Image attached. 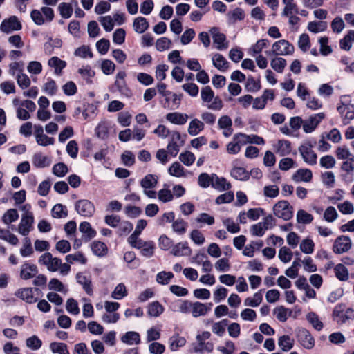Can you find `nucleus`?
Returning a JSON list of instances; mask_svg holds the SVG:
<instances>
[{"label":"nucleus","mask_w":354,"mask_h":354,"mask_svg":"<svg viewBox=\"0 0 354 354\" xmlns=\"http://www.w3.org/2000/svg\"><path fill=\"white\" fill-rule=\"evenodd\" d=\"M209 32L212 36L213 41L216 45L218 50H223L227 48V45L225 44L226 37L224 34L219 32L218 28H212L209 30Z\"/></svg>","instance_id":"obj_15"},{"label":"nucleus","mask_w":354,"mask_h":354,"mask_svg":"<svg viewBox=\"0 0 354 354\" xmlns=\"http://www.w3.org/2000/svg\"><path fill=\"white\" fill-rule=\"evenodd\" d=\"M33 223V216H21V221L18 225L19 233L23 236H27L32 229Z\"/></svg>","instance_id":"obj_14"},{"label":"nucleus","mask_w":354,"mask_h":354,"mask_svg":"<svg viewBox=\"0 0 354 354\" xmlns=\"http://www.w3.org/2000/svg\"><path fill=\"white\" fill-rule=\"evenodd\" d=\"M65 260L68 263H73L74 261H78L82 264H85L87 261L86 258L80 252H77L75 254H68L67 256H66Z\"/></svg>","instance_id":"obj_59"},{"label":"nucleus","mask_w":354,"mask_h":354,"mask_svg":"<svg viewBox=\"0 0 354 354\" xmlns=\"http://www.w3.org/2000/svg\"><path fill=\"white\" fill-rule=\"evenodd\" d=\"M273 149L279 156H285L291 152V142L287 140H279L273 145Z\"/></svg>","instance_id":"obj_17"},{"label":"nucleus","mask_w":354,"mask_h":354,"mask_svg":"<svg viewBox=\"0 0 354 354\" xmlns=\"http://www.w3.org/2000/svg\"><path fill=\"white\" fill-rule=\"evenodd\" d=\"M212 187L219 191H225L230 189L231 185L224 178H220L216 174H213Z\"/></svg>","instance_id":"obj_29"},{"label":"nucleus","mask_w":354,"mask_h":354,"mask_svg":"<svg viewBox=\"0 0 354 354\" xmlns=\"http://www.w3.org/2000/svg\"><path fill=\"white\" fill-rule=\"evenodd\" d=\"M295 48L288 41L281 39L272 44L271 51H266L267 55H292Z\"/></svg>","instance_id":"obj_3"},{"label":"nucleus","mask_w":354,"mask_h":354,"mask_svg":"<svg viewBox=\"0 0 354 354\" xmlns=\"http://www.w3.org/2000/svg\"><path fill=\"white\" fill-rule=\"evenodd\" d=\"M171 254L176 257H187L191 255L192 249L186 242H180L174 245Z\"/></svg>","instance_id":"obj_18"},{"label":"nucleus","mask_w":354,"mask_h":354,"mask_svg":"<svg viewBox=\"0 0 354 354\" xmlns=\"http://www.w3.org/2000/svg\"><path fill=\"white\" fill-rule=\"evenodd\" d=\"M61 16L64 19H68L73 14V8L70 3H61L58 6Z\"/></svg>","instance_id":"obj_62"},{"label":"nucleus","mask_w":354,"mask_h":354,"mask_svg":"<svg viewBox=\"0 0 354 354\" xmlns=\"http://www.w3.org/2000/svg\"><path fill=\"white\" fill-rule=\"evenodd\" d=\"M215 268L218 272H226L230 269V261L227 258H221L215 263Z\"/></svg>","instance_id":"obj_64"},{"label":"nucleus","mask_w":354,"mask_h":354,"mask_svg":"<svg viewBox=\"0 0 354 354\" xmlns=\"http://www.w3.org/2000/svg\"><path fill=\"white\" fill-rule=\"evenodd\" d=\"M354 41V30H349L346 35L344 36L339 41L340 48L345 50H349Z\"/></svg>","instance_id":"obj_42"},{"label":"nucleus","mask_w":354,"mask_h":354,"mask_svg":"<svg viewBox=\"0 0 354 354\" xmlns=\"http://www.w3.org/2000/svg\"><path fill=\"white\" fill-rule=\"evenodd\" d=\"M38 263L46 268L50 272H59L62 276H66L70 270L71 266L68 263H62V260L54 257L50 252H45L38 259Z\"/></svg>","instance_id":"obj_1"},{"label":"nucleus","mask_w":354,"mask_h":354,"mask_svg":"<svg viewBox=\"0 0 354 354\" xmlns=\"http://www.w3.org/2000/svg\"><path fill=\"white\" fill-rule=\"evenodd\" d=\"M287 62L284 58L276 57L271 60V67L277 73H281L285 67L286 66Z\"/></svg>","instance_id":"obj_48"},{"label":"nucleus","mask_w":354,"mask_h":354,"mask_svg":"<svg viewBox=\"0 0 354 354\" xmlns=\"http://www.w3.org/2000/svg\"><path fill=\"white\" fill-rule=\"evenodd\" d=\"M213 349L214 344L210 342H205V341H203L202 344H201V342H197L196 344L193 346V351L196 353H211Z\"/></svg>","instance_id":"obj_47"},{"label":"nucleus","mask_w":354,"mask_h":354,"mask_svg":"<svg viewBox=\"0 0 354 354\" xmlns=\"http://www.w3.org/2000/svg\"><path fill=\"white\" fill-rule=\"evenodd\" d=\"M76 279L77 283L82 286L85 292L88 295H91L93 294V289L91 288V279L82 273H77L76 275Z\"/></svg>","instance_id":"obj_34"},{"label":"nucleus","mask_w":354,"mask_h":354,"mask_svg":"<svg viewBox=\"0 0 354 354\" xmlns=\"http://www.w3.org/2000/svg\"><path fill=\"white\" fill-rule=\"evenodd\" d=\"M18 218L19 214L17 210L15 209H9L3 214L2 221L6 225H9L15 222Z\"/></svg>","instance_id":"obj_43"},{"label":"nucleus","mask_w":354,"mask_h":354,"mask_svg":"<svg viewBox=\"0 0 354 354\" xmlns=\"http://www.w3.org/2000/svg\"><path fill=\"white\" fill-rule=\"evenodd\" d=\"M219 129L223 130V135L225 138H228L233 133L232 120L227 115L221 116L218 120Z\"/></svg>","instance_id":"obj_16"},{"label":"nucleus","mask_w":354,"mask_h":354,"mask_svg":"<svg viewBox=\"0 0 354 354\" xmlns=\"http://www.w3.org/2000/svg\"><path fill=\"white\" fill-rule=\"evenodd\" d=\"M91 250L98 257H104L107 254L108 248L106 245L101 241H93L91 245Z\"/></svg>","instance_id":"obj_35"},{"label":"nucleus","mask_w":354,"mask_h":354,"mask_svg":"<svg viewBox=\"0 0 354 354\" xmlns=\"http://www.w3.org/2000/svg\"><path fill=\"white\" fill-rule=\"evenodd\" d=\"M268 40L266 39L258 40L248 49V54L252 57H254L256 55L259 54L263 48H266L268 45Z\"/></svg>","instance_id":"obj_31"},{"label":"nucleus","mask_w":354,"mask_h":354,"mask_svg":"<svg viewBox=\"0 0 354 354\" xmlns=\"http://www.w3.org/2000/svg\"><path fill=\"white\" fill-rule=\"evenodd\" d=\"M212 64L215 68L221 71H225L229 68V63L221 54L216 53L212 57Z\"/></svg>","instance_id":"obj_24"},{"label":"nucleus","mask_w":354,"mask_h":354,"mask_svg":"<svg viewBox=\"0 0 354 354\" xmlns=\"http://www.w3.org/2000/svg\"><path fill=\"white\" fill-rule=\"evenodd\" d=\"M263 300L262 290L254 293L252 297H247L244 300V305L246 306L257 307Z\"/></svg>","instance_id":"obj_38"},{"label":"nucleus","mask_w":354,"mask_h":354,"mask_svg":"<svg viewBox=\"0 0 354 354\" xmlns=\"http://www.w3.org/2000/svg\"><path fill=\"white\" fill-rule=\"evenodd\" d=\"M97 136L102 140H105L109 137V127L105 122H101L98 124L95 129Z\"/></svg>","instance_id":"obj_57"},{"label":"nucleus","mask_w":354,"mask_h":354,"mask_svg":"<svg viewBox=\"0 0 354 354\" xmlns=\"http://www.w3.org/2000/svg\"><path fill=\"white\" fill-rule=\"evenodd\" d=\"M231 176L238 180H247L250 174L243 167H234L231 171Z\"/></svg>","instance_id":"obj_40"},{"label":"nucleus","mask_w":354,"mask_h":354,"mask_svg":"<svg viewBox=\"0 0 354 354\" xmlns=\"http://www.w3.org/2000/svg\"><path fill=\"white\" fill-rule=\"evenodd\" d=\"M32 162L36 167L44 168L50 165V160L47 156L41 153H36L33 156Z\"/></svg>","instance_id":"obj_39"},{"label":"nucleus","mask_w":354,"mask_h":354,"mask_svg":"<svg viewBox=\"0 0 354 354\" xmlns=\"http://www.w3.org/2000/svg\"><path fill=\"white\" fill-rule=\"evenodd\" d=\"M38 272L37 267L34 264L24 263L21 266L20 276L27 280L34 277Z\"/></svg>","instance_id":"obj_21"},{"label":"nucleus","mask_w":354,"mask_h":354,"mask_svg":"<svg viewBox=\"0 0 354 354\" xmlns=\"http://www.w3.org/2000/svg\"><path fill=\"white\" fill-rule=\"evenodd\" d=\"M168 171L170 175L176 177H181L184 176V168L178 162H174L169 168Z\"/></svg>","instance_id":"obj_63"},{"label":"nucleus","mask_w":354,"mask_h":354,"mask_svg":"<svg viewBox=\"0 0 354 354\" xmlns=\"http://www.w3.org/2000/svg\"><path fill=\"white\" fill-rule=\"evenodd\" d=\"M352 246V241L347 236H339L334 241L333 250L335 254H342L348 252Z\"/></svg>","instance_id":"obj_8"},{"label":"nucleus","mask_w":354,"mask_h":354,"mask_svg":"<svg viewBox=\"0 0 354 354\" xmlns=\"http://www.w3.org/2000/svg\"><path fill=\"white\" fill-rule=\"evenodd\" d=\"M313 174L308 169H299L292 176L295 182H310L312 180Z\"/></svg>","instance_id":"obj_22"},{"label":"nucleus","mask_w":354,"mask_h":354,"mask_svg":"<svg viewBox=\"0 0 354 354\" xmlns=\"http://www.w3.org/2000/svg\"><path fill=\"white\" fill-rule=\"evenodd\" d=\"M127 295V290L124 283H121L116 286L111 293V297L115 299H122Z\"/></svg>","instance_id":"obj_49"},{"label":"nucleus","mask_w":354,"mask_h":354,"mask_svg":"<svg viewBox=\"0 0 354 354\" xmlns=\"http://www.w3.org/2000/svg\"><path fill=\"white\" fill-rule=\"evenodd\" d=\"M75 208L80 215L84 217L91 216L95 211L93 203L86 199L77 201L75 203Z\"/></svg>","instance_id":"obj_7"},{"label":"nucleus","mask_w":354,"mask_h":354,"mask_svg":"<svg viewBox=\"0 0 354 354\" xmlns=\"http://www.w3.org/2000/svg\"><path fill=\"white\" fill-rule=\"evenodd\" d=\"M333 315L338 318V322L345 323L348 319H354V310L351 308H346L343 304H339L335 307Z\"/></svg>","instance_id":"obj_6"},{"label":"nucleus","mask_w":354,"mask_h":354,"mask_svg":"<svg viewBox=\"0 0 354 354\" xmlns=\"http://www.w3.org/2000/svg\"><path fill=\"white\" fill-rule=\"evenodd\" d=\"M174 277L171 272L162 271L157 274L156 281L161 285H167Z\"/></svg>","instance_id":"obj_58"},{"label":"nucleus","mask_w":354,"mask_h":354,"mask_svg":"<svg viewBox=\"0 0 354 354\" xmlns=\"http://www.w3.org/2000/svg\"><path fill=\"white\" fill-rule=\"evenodd\" d=\"M204 123L197 118H194L190 121L187 131L189 135L194 136L198 135L204 129Z\"/></svg>","instance_id":"obj_30"},{"label":"nucleus","mask_w":354,"mask_h":354,"mask_svg":"<svg viewBox=\"0 0 354 354\" xmlns=\"http://www.w3.org/2000/svg\"><path fill=\"white\" fill-rule=\"evenodd\" d=\"M26 346L32 350L36 351L41 348V340L36 335H32L26 341Z\"/></svg>","instance_id":"obj_60"},{"label":"nucleus","mask_w":354,"mask_h":354,"mask_svg":"<svg viewBox=\"0 0 354 354\" xmlns=\"http://www.w3.org/2000/svg\"><path fill=\"white\" fill-rule=\"evenodd\" d=\"M191 301L188 300H178L172 304V310L181 313L190 312Z\"/></svg>","instance_id":"obj_33"},{"label":"nucleus","mask_w":354,"mask_h":354,"mask_svg":"<svg viewBox=\"0 0 354 354\" xmlns=\"http://www.w3.org/2000/svg\"><path fill=\"white\" fill-rule=\"evenodd\" d=\"M154 243L152 241H148L140 249V254L147 258H150L154 254Z\"/></svg>","instance_id":"obj_54"},{"label":"nucleus","mask_w":354,"mask_h":354,"mask_svg":"<svg viewBox=\"0 0 354 354\" xmlns=\"http://www.w3.org/2000/svg\"><path fill=\"white\" fill-rule=\"evenodd\" d=\"M165 118L167 121L177 125L185 124L189 118L186 113L179 112L169 113L166 115Z\"/></svg>","instance_id":"obj_20"},{"label":"nucleus","mask_w":354,"mask_h":354,"mask_svg":"<svg viewBox=\"0 0 354 354\" xmlns=\"http://www.w3.org/2000/svg\"><path fill=\"white\" fill-rule=\"evenodd\" d=\"M121 341L128 345H137L140 342V335L137 332H127L122 337Z\"/></svg>","instance_id":"obj_28"},{"label":"nucleus","mask_w":354,"mask_h":354,"mask_svg":"<svg viewBox=\"0 0 354 354\" xmlns=\"http://www.w3.org/2000/svg\"><path fill=\"white\" fill-rule=\"evenodd\" d=\"M50 348L54 353L58 354H70L67 348V345L62 342H52L50 344Z\"/></svg>","instance_id":"obj_53"},{"label":"nucleus","mask_w":354,"mask_h":354,"mask_svg":"<svg viewBox=\"0 0 354 354\" xmlns=\"http://www.w3.org/2000/svg\"><path fill=\"white\" fill-rule=\"evenodd\" d=\"M39 292L38 288H24L18 290L15 295L28 304H34L37 301V297L35 296V292Z\"/></svg>","instance_id":"obj_13"},{"label":"nucleus","mask_w":354,"mask_h":354,"mask_svg":"<svg viewBox=\"0 0 354 354\" xmlns=\"http://www.w3.org/2000/svg\"><path fill=\"white\" fill-rule=\"evenodd\" d=\"M149 26V22L145 17H138L133 20V30L138 34L145 32L148 29Z\"/></svg>","instance_id":"obj_25"},{"label":"nucleus","mask_w":354,"mask_h":354,"mask_svg":"<svg viewBox=\"0 0 354 354\" xmlns=\"http://www.w3.org/2000/svg\"><path fill=\"white\" fill-rule=\"evenodd\" d=\"M49 66L54 68L55 73L57 75L62 74V70L66 67V62L57 57H53L48 60Z\"/></svg>","instance_id":"obj_32"},{"label":"nucleus","mask_w":354,"mask_h":354,"mask_svg":"<svg viewBox=\"0 0 354 354\" xmlns=\"http://www.w3.org/2000/svg\"><path fill=\"white\" fill-rule=\"evenodd\" d=\"M291 313L290 310L283 306H278L274 310V314L277 319L281 322H286Z\"/></svg>","instance_id":"obj_45"},{"label":"nucleus","mask_w":354,"mask_h":354,"mask_svg":"<svg viewBox=\"0 0 354 354\" xmlns=\"http://www.w3.org/2000/svg\"><path fill=\"white\" fill-rule=\"evenodd\" d=\"M187 223L183 219L178 218L173 222L172 229L175 232L179 234H183L187 231Z\"/></svg>","instance_id":"obj_51"},{"label":"nucleus","mask_w":354,"mask_h":354,"mask_svg":"<svg viewBox=\"0 0 354 354\" xmlns=\"http://www.w3.org/2000/svg\"><path fill=\"white\" fill-rule=\"evenodd\" d=\"M312 148L313 145L310 142H307L299 147V151L304 161L309 165H315L317 163V156Z\"/></svg>","instance_id":"obj_5"},{"label":"nucleus","mask_w":354,"mask_h":354,"mask_svg":"<svg viewBox=\"0 0 354 354\" xmlns=\"http://www.w3.org/2000/svg\"><path fill=\"white\" fill-rule=\"evenodd\" d=\"M315 244L312 239H305L300 243V250L302 252L309 254L314 251Z\"/></svg>","instance_id":"obj_61"},{"label":"nucleus","mask_w":354,"mask_h":354,"mask_svg":"<svg viewBox=\"0 0 354 354\" xmlns=\"http://www.w3.org/2000/svg\"><path fill=\"white\" fill-rule=\"evenodd\" d=\"M337 110L341 113L345 112V115L342 116L344 125H347L354 118V107L353 106H338Z\"/></svg>","instance_id":"obj_23"},{"label":"nucleus","mask_w":354,"mask_h":354,"mask_svg":"<svg viewBox=\"0 0 354 354\" xmlns=\"http://www.w3.org/2000/svg\"><path fill=\"white\" fill-rule=\"evenodd\" d=\"M228 324L227 319H222L219 322L213 324L212 330V332L219 337L223 336L225 333V328Z\"/></svg>","instance_id":"obj_44"},{"label":"nucleus","mask_w":354,"mask_h":354,"mask_svg":"<svg viewBox=\"0 0 354 354\" xmlns=\"http://www.w3.org/2000/svg\"><path fill=\"white\" fill-rule=\"evenodd\" d=\"M335 277L342 281H347L349 278L348 269L342 263H339L334 267Z\"/></svg>","instance_id":"obj_37"},{"label":"nucleus","mask_w":354,"mask_h":354,"mask_svg":"<svg viewBox=\"0 0 354 354\" xmlns=\"http://www.w3.org/2000/svg\"><path fill=\"white\" fill-rule=\"evenodd\" d=\"M51 212L52 216L56 218H66L68 216V210L66 207L60 203L54 205Z\"/></svg>","instance_id":"obj_41"},{"label":"nucleus","mask_w":354,"mask_h":354,"mask_svg":"<svg viewBox=\"0 0 354 354\" xmlns=\"http://www.w3.org/2000/svg\"><path fill=\"white\" fill-rule=\"evenodd\" d=\"M164 312V307L158 301H153L148 305L147 313L151 317H157Z\"/></svg>","instance_id":"obj_36"},{"label":"nucleus","mask_w":354,"mask_h":354,"mask_svg":"<svg viewBox=\"0 0 354 354\" xmlns=\"http://www.w3.org/2000/svg\"><path fill=\"white\" fill-rule=\"evenodd\" d=\"M201 97L208 109L220 111L223 106L222 100L218 96H215L214 92L209 86L202 88Z\"/></svg>","instance_id":"obj_2"},{"label":"nucleus","mask_w":354,"mask_h":354,"mask_svg":"<svg viewBox=\"0 0 354 354\" xmlns=\"http://www.w3.org/2000/svg\"><path fill=\"white\" fill-rule=\"evenodd\" d=\"M297 337L299 344L306 349H312L315 346V339L310 332L304 328L297 330Z\"/></svg>","instance_id":"obj_9"},{"label":"nucleus","mask_w":354,"mask_h":354,"mask_svg":"<svg viewBox=\"0 0 354 354\" xmlns=\"http://www.w3.org/2000/svg\"><path fill=\"white\" fill-rule=\"evenodd\" d=\"M324 117L325 114L324 113H319L310 116L308 119L304 121L303 120L304 131L306 133L313 132Z\"/></svg>","instance_id":"obj_11"},{"label":"nucleus","mask_w":354,"mask_h":354,"mask_svg":"<svg viewBox=\"0 0 354 354\" xmlns=\"http://www.w3.org/2000/svg\"><path fill=\"white\" fill-rule=\"evenodd\" d=\"M326 29V23L325 21H310L308 24V30L314 33L323 32Z\"/></svg>","instance_id":"obj_55"},{"label":"nucleus","mask_w":354,"mask_h":354,"mask_svg":"<svg viewBox=\"0 0 354 354\" xmlns=\"http://www.w3.org/2000/svg\"><path fill=\"white\" fill-rule=\"evenodd\" d=\"M185 344V338L178 334L174 335L169 339V346L171 351H177L179 348L184 346Z\"/></svg>","instance_id":"obj_27"},{"label":"nucleus","mask_w":354,"mask_h":354,"mask_svg":"<svg viewBox=\"0 0 354 354\" xmlns=\"http://www.w3.org/2000/svg\"><path fill=\"white\" fill-rule=\"evenodd\" d=\"M273 212L276 216L285 221L290 219L293 216L292 207L287 201H280L273 207Z\"/></svg>","instance_id":"obj_4"},{"label":"nucleus","mask_w":354,"mask_h":354,"mask_svg":"<svg viewBox=\"0 0 354 354\" xmlns=\"http://www.w3.org/2000/svg\"><path fill=\"white\" fill-rule=\"evenodd\" d=\"M313 220L312 214L305 210L299 209L297 213V221L300 224H309Z\"/></svg>","instance_id":"obj_50"},{"label":"nucleus","mask_w":354,"mask_h":354,"mask_svg":"<svg viewBox=\"0 0 354 354\" xmlns=\"http://www.w3.org/2000/svg\"><path fill=\"white\" fill-rule=\"evenodd\" d=\"M212 307V303L203 304L199 301L191 302L190 312L194 317L205 316Z\"/></svg>","instance_id":"obj_12"},{"label":"nucleus","mask_w":354,"mask_h":354,"mask_svg":"<svg viewBox=\"0 0 354 354\" xmlns=\"http://www.w3.org/2000/svg\"><path fill=\"white\" fill-rule=\"evenodd\" d=\"M22 26L16 16H11L8 19L2 21L0 30L5 33H10L12 31L20 30Z\"/></svg>","instance_id":"obj_10"},{"label":"nucleus","mask_w":354,"mask_h":354,"mask_svg":"<svg viewBox=\"0 0 354 354\" xmlns=\"http://www.w3.org/2000/svg\"><path fill=\"white\" fill-rule=\"evenodd\" d=\"M306 317L315 330L320 331L323 328V324L316 313L313 312L309 313Z\"/></svg>","instance_id":"obj_52"},{"label":"nucleus","mask_w":354,"mask_h":354,"mask_svg":"<svg viewBox=\"0 0 354 354\" xmlns=\"http://www.w3.org/2000/svg\"><path fill=\"white\" fill-rule=\"evenodd\" d=\"M79 230L82 233V239L86 242L89 241L97 234L96 231L93 229L91 224L86 221L82 222L80 224Z\"/></svg>","instance_id":"obj_19"},{"label":"nucleus","mask_w":354,"mask_h":354,"mask_svg":"<svg viewBox=\"0 0 354 354\" xmlns=\"http://www.w3.org/2000/svg\"><path fill=\"white\" fill-rule=\"evenodd\" d=\"M158 177L154 174H147L140 180V186L144 189H149L156 187L158 184Z\"/></svg>","instance_id":"obj_26"},{"label":"nucleus","mask_w":354,"mask_h":354,"mask_svg":"<svg viewBox=\"0 0 354 354\" xmlns=\"http://www.w3.org/2000/svg\"><path fill=\"white\" fill-rule=\"evenodd\" d=\"M294 340L288 335H283L279 338L278 345L283 351H288L293 347Z\"/></svg>","instance_id":"obj_46"},{"label":"nucleus","mask_w":354,"mask_h":354,"mask_svg":"<svg viewBox=\"0 0 354 354\" xmlns=\"http://www.w3.org/2000/svg\"><path fill=\"white\" fill-rule=\"evenodd\" d=\"M213 183V174L209 175L207 173H202L199 175L198 183L200 187L207 188L209 185L212 186Z\"/></svg>","instance_id":"obj_56"}]
</instances>
